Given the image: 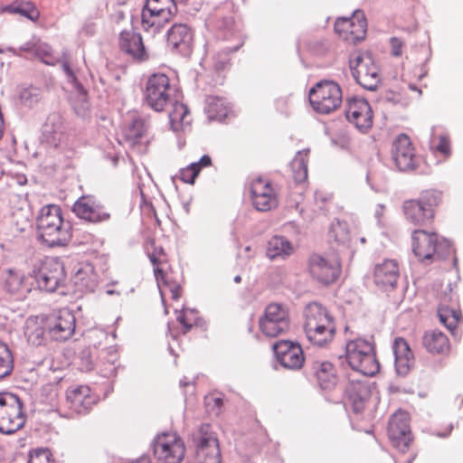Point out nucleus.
<instances>
[{
    "mask_svg": "<svg viewBox=\"0 0 463 463\" xmlns=\"http://www.w3.org/2000/svg\"><path fill=\"white\" fill-rule=\"evenodd\" d=\"M422 345L429 353L437 354H445L450 349V342L448 336L437 329L424 333Z\"/></svg>",
    "mask_w": 463,
    "mask_h": 463,
    "instance_id": "473e14b6",
    "label": "nucleus"
},
{
    "mask_svg": "<svg viewBox=\"0 0 463 463\" xmlns=\"http://www.w3.org/2000/svg\"><path fill=\"white\" fill-rule=\"evenodd\" d=\"M293 251L291 242L282 236H273L267 243L266 255L270 260L285 259Z\"/></svg>",
    "mask_w": 463,
    "mask_h": 463,
    "instance_id": "c9c22d12",
    "label": "nucleus"
},
{
    "mask_svg": "<svg viewBox=\"0 0 463 463\" xmlns=\"http://www.w3.org/2000/svg\"><path fill=\"white\" fill-rule=\"evenodd\" d=\"M335 32L344 41L356 44L365 38L367 22L362 11H354L349 18L339 17L335 22Z\"/></svg>",
    "mask_w": 463,
    "mask_h": 463,
    "instance_id": "dca6fc26",
    "label": "nucleus"
},
{
    "mask_svg": "<svg viewBox=\"0 0 463 463\" xmlns=\"http://www.w3.org/2000/svg\"><path fill=\"white\" fill-rule=\"evenodd\" d=\"M144 249L153 265L154 274L162 297L169 293L172 299L178 300L183 289L170 272L171 269L166 251L154 238L146 241Z\"/></svg>",
    "mask_w": 463,
    "mask_h": 463,
    "instance_id": "7ed1b4c3",
    "label": "nucleus"
},
{
    "mask_svg": "<svg viewBox=\"0 0 463 463\" xmlns=\"http://www.w3.org/2000/svg\"><path fill=\"white\" fill-rule=\"evenodd\" d=\"M399 431H411L410 416L406 411H396L390 420L388 436H394Z\"/></svg>",
    "mask_w": 463,
    "mask_h": 463,
    "instance_id": "37998d69",
    "label": "nucleus"
},
{
    "mask_svg": "<svg viewBox=\"0 0 463 463\" xmlns=\"http://www.w3.org/2000/svg\"><path fill=\"white\" fill-rule=\"evenodd\" d=\"M250 194L252 205L259 212H269L279 205L278 191L267 178H253L250 184Z\"/></svg>",
    "mask_w": 463,
    "mask_h": 463,
    "instance_id": "4468645a",
    "label": "nucleus"
},
{
    "mask_svg": "<svg viewBox=\"0 0 463 463\" xmlns=\"http://www.w3.org/2000/svg\"><path fill=\"white\" fill-rule=\"evenodd\" d=\"M130 463H151L149 457L142 456Z\"/></svg>",
    "mask_w": 463,
    "mask_h": 463,
    "instance_id": "bf43d9fd",
    "label": "nucleus"
},
{
    "mask_svg": "<svg viewBox=\"0 0 463 463\" xmlns=\"http://www.w3.org/2000/svg\"><path fill=\"white\" fill-rule=\"evenodd\" d=\"M170 126L173 131L180 132L190 126L192 118L187 106L182 102H175L169 112Z\"/></svg>",
    "mask_w": 463,
    "mask_h": 463,
    "instance_id": "e433bc0d",
    "label": "nucleus"
},
{
    "mask_svg": "<svg viewBox=\"0 0 463 463\" xmlns=\"http://www.w3.org/2000/svg\"><path fill=\"white\" fill-rule=\"evenodd\" d=\"M395 449L393 458L395 463H411L415 458V452L411 449L413 443L412 435H409V440L401 437L397 442H391Z\"/></svg>",
    "mask_w": 463,
    "mask_h": 463,
    "instance_id": "58836bf2",
    "label": "nucleus"
},
{
    "mask_svg": "<svg viewBox=\"0 0 463 463\" xmlns=\"http://www.w3.org/2000/svg\"><path fill=\"white\" fill-rule=\"evenodd\" d=\"M345 117L359 129H368L373 124V111L364 99L350 98L346 101Z\"/></svg>",
    "mask_w": 463,
    "mask_h": 463,
    "instance_id": "5701e85b",
    "label": "nucleus"
},
{
    "mask_svg": "<svg viewBox=\"0 0 463 463\" xmlns=\"http://www.w3.org/2000/svg\"><path fill=\"white\" fill-rule=\"evenodd\" d=\"M39 238L48 246H65L71 239V228L64 222L59 205L42 207L36 220Z\"/></svg>",
    "mask_w": 463,
    "mask_h": 463,
    "instance_id": "f03ea898",
    "label": "nucleus"
},
{
    "mask_svg": "<svg viewBox=\"0 0 463 463\" xmlns=\"http://www.w3.org/2000/svg\"><path fill=\"white\" fill-rule=\"evenodd\" d=\"M66 279V273L63 265L57 260H47L44 261L36 276L38 287L46 292H54L61 287Z\"/></svg>",
    "mask_w": 463,
    "mask_h": 463,
    "instance_id": "f3484780",
    "label": "nucleus"
},
{
    "mask_svg": "<svg viewBox=\"0 0 463 463\" xmlns=\"http://www.w3.org/2000/svg\"><path fill=\"white\" fill-rule=\"evenodd\" d=\"M273 350L278 361L285 368L297 370L303 366L305 356L298 343L280 340L273 345Z\"/></svg>",
    "mask_w": 463,
    "mask_h": 463,
    "instance_id": "6ab92c4d",
    "label": "nucleus"
},
{
    "mask_svg": "<svg viewBox=\"0 0 463 463\" xmlns=\"http://www.w3.org/2000/svg\"><path fill=\"white\" fill-rule=\"evenodd\" d=\"M14 369V357L8 345L0 341V379L8 376Z\"/></svg>",
    "mask_w": 463,
    "mask_h": 463,
    "instance_id": "c03bdc74",
    "label": "nucleus"
},
{
    "mask_svg": "<svg viewBox=\"0 0 463 463\" xmlns=\"http://www.w3.org/2000/svg\"><path fill=\"white\" fill-rule=\"evenodd\" d=\"M289 326L288 309L282 304H269L259 318L260 330L267 337H278L287 333Z\"/></svg>",
    "mask_w": 463,
    "mask_h": 463,
    "instance_id": "9b49d317",
    "label": "nucleus"
},
{
    "mask_svg": "<svg viewBox=\"0 0 463 463\" xmlns=\"http://www.w3.org/2000/svg\"><path fill=\"white\" fill-rule=\"evenodd\" d=\"M209 111L218 116L226 115L227 108L222 98L209 97L207 99Z\"/></svg>",
    "mask_w": 463,
    "mask_h": 463,
    "instance_id": "8fccbe9b",
    "label": "nucleus"
},
{
    "mask_svg": "<svg viewBox=\"0 0 463 463\" xmlns=\"http://www.w3.org/2000/svg\"><path fill=\"white\" fill-rule=\"evenodd\" d=\"M123 140L133 148L139 151H145L148 140L147 126L146 121L138 116H133L131 119L125 123L121 130Z\"/></svg>",
    "mask_w": 463,
    "mask_h": 463,
    "instance_id": "b1692460",
    "label": "nucleus"
},
{
    "mask_svg": "<svg viewBox=\"0 0 463 463\" xmlns=\"http://www.w3.org/2000/svg\"><path fill=\"white\" fill-rule=\"evenodd\" d=\"M195 165H199V171H201V169L203 167H207L209 165H211L212 164V159L209 156H203L201 157V159L199 160V162H196L194 163Z\"/></svg>",
    "mask_w": 463,
    "mask_h": 463,
    "instance_id": "6e6d98bb",
    "label": "nucleus"
},
{
    "mask_svg": "<svg viewBox=\"0 0 463 463\" xmlns=\"http://www.w3.org/2000/svg\"><path fill=\"white\" fill-rule=\"evenodd\" d=\"M62 68L69 77H73V71L68 63H63Z\"/></svg>",
    "mask_w": 463,
    "mask_h": 463,
    "instance_id": "052dcab7",
    "label": "nucleus"
},
{
    "mask_svg": "<svg viewBox=\"0 0 463 463\" xmlns=\"http://www.w3.org/2000/svg\"><path fill=\"white\" fill-rule=\"evenodd\" d=\"M345 394L353 410L361 412L371 397V389L366 382L350 380L345 387Z\"/></svg>",
    "mask_w": 463,
    "mask_h": 463,
    "instance_id": "c756f323",
    "label": "nucleus"
},
{
    "mask_svg": "<svg viewBox=\"0 0 463 463\" xmlns=\"http://www.w3.org/2000/svg\"><path fill=\"white\" fill-rule=\"evenodd\" d=\"M308 263L311 276L323 284L334 283L340 276L341 263L335 254H313Z\"/></svg>",
    "mask_w": 463,
    "mask_h": 463,
    "instance_id": "2eb2a0df",
    "label": "nucleus"
},
{
    "mask_svg": "<svg viewBox=\"0 0 463 463\" xmlns=\"http://www.w3.org/2000/svg\"><path fill=\"white\" fill-rule=\"evenodd\" d=\"M329 239L339 245L349 246L351 242V234L348 224L345 222H333L328 232Z\"/></svg>",
    "mask_w": 463,
    "mask_h": 463,
    "instance_id": "79ce46f5",
    "label": "nucleus"
},
{
    "mask_svg": "<svg viewBox=\"0 0 463 463\" xmlns=\"http://www.w3.org/2000/svg\"><path fill=\"white\" fill-rule=\"evenodd\" d=\"M345 358L353 370L364 375L373 376L380 370L373 346L366 340L355 339L347 342Z\"/></svg>",
    "mask_w": 463,
    "mask_h": 463,
    "instance_id": "39448f33",
    "label": "nucleus"
},
{
    "mask_svg": "<svg viewBox=\"0 0 463 463\" xmlns=\"http://www.w3.org/2000/svg\"><path fill=\"white\" fill-rule=\"evenodd\" d=\"M74 284L81 290L93 291L98 283V275L90 262L79 264L73 277Z\"/></svg>",
    "mask_w": 463,
    "mask_h": 463,
    "instance_id": "72a5a7b5",
    "label": "nucleus"
},
{
    "mask_svg": "<svg viewBox=\"0 0 463 463\" xmlns=\"http://www.w3.org/2000/svg\"><path fill=\"white\" fill-rule=\"evenodd\" d=\"M76 320L68 309H57L49 314L29 317L24 326V336L32 346H43L50 342H64L74 332Z\"/></svg>",
    "mask_w": 463,
    "mask_h": 463,
    "instance_id": "f257e3e1",
    "label": "nucleus"
},
{
    "mask_svg": "<svg viewBox=\"0 0 463 463\" xmlns=\"http://www.w3.org/2000/svg\"><path fill=\"white\" fill-rule=\"evenodd\" d=\"M438 316L440 323L454 335L461 322L462 315L458 307V296L451 289H449V295L444 294L440 298Z\"/></svg>",
    "mask_w": 463,
    "mask_h": 463,
    "instance_id": "4be33fe9",
    "label": "nucleus"
},
{
    "mask_svg": "<svg viewBox=\"0 0 463 463\" xmlns=\"http://www.w3.org/2000/svg\"><path fill=\"white\" fill-rule=\"evenodd\" d=\"M333 319L326 308L319 304L313 303L307 306L306 311L305 330L311 328L317 329L319 326L326 325L327 321Z\"/></svg>",
    "mask_w": 463,
    "mask_h": 463,
    "instance_id": "4c0bfd02",
    "label": "nucleus"
},
{
    "mask_svg": "<svg viewBox=\"0 0 463 463\" xmlns=\"http://www.w3.org/2000/svg\"><path fill=\"white\" fill-rule=\"evenodd\" d=\"M392 347L396 371L399 374L405 375L414 364V354L408 342L402 337L395 338Z\"/></svg>",
    "mask_w": 463,
    "mask_h": 463,
    "instance_id": "7c9ffc66",
    "label": "nucleus"
},
{
    "mask_svg": "<svg viewBox=\"0 0 463 463\" xmlns=\"http://www.w3.org/2000/svg\"><path fill=\"white\" fill-rule=\"evenodd\" d=\"M392 53L394 56H401L402 54V48L404 46V43L398 37H392L390 40Z\"/></svg>",
    "mask_w": 463,
    "mask_h": 463,
    "instance_id": "864d4df0",
    "label": "nucleus"
},
{
    "mask_svg": "<svg viewBox=\"0 0 463 463\" xmlns=\"http://www.w3.org/2000/svg\"><path fill=\"white\" fill-rule=\"evenodd\" d=\"M153 451L162 463H181L185 455V445L176 433L163 432L154 439Z\"/></svg>",
    "mask_w": 463,
    "mask_h": 463,
    "instance_id": "f8f14e48",
    "label": "nucleus"
},
{
    "mask_svg": "<svg viewBox=\"0 0 463 463\" xmlns=\"http://www.w3.org/2000/svg\"><path fill=\"white\" fill-rule=\"evenodd\" d=\"M196 463H222L217 433L209 424H202L192 435Z\"/></svg>",
    "mask_w": 463,
    "mask_h": 463,
    "instance_id": "6e6552de",
    "label": "nucleus"
},
{
    "mask_svg": "<svg viewBox=\"0 0 463 463\" xmlns=\"http://www.w3.org/2000/svg\"><path fill=\"white\" fill-rule=\"evenodd\" d=\"M3 133H4V120H3V117L0 116V139L3 137Z\"/></svg>",
    "mask_w": 463,
    "mask_h": 463,
    "instance_id": "e2e57ef3",
    "label": "nucleus"
},
{
    "mask_svg": "<svg viewBox=\"0 0 463 463\" xmlns=\"http://www.w3.org/2000/svg\"><path fill=\"white\" fill-rule=\"evenodd\" d=\"M175 4L177 5V3L180 4H186L189 0H173Z\"/></svg>",
    "mask_w": 463,
    "mask_h": 463,
    "instance_id": "0e129e2a",
    "label": "nucleus"
},
{
    "mask_svg": "<svg viewBox=\"0 0 463 463\" xmlns=\"http://www.w3.org/2000/svg\"><path fill=\"white\" fill-rule=\"evenodd\" d=\"M75 215L89 222H100L109 218L103 205L92 195L80 196L72 205Z\"/></svg>",
    "mask_w": 463,
    "mask_h": 463,
    "instance_id": "aec40b11",
    "label": "nucleus"
},
{
    "mask_svg": "<svg viewBox=\"0 0 463 463\" xmlns=\"http://www.w3.org/2000/svg\"><path fill=\"white\" fill-rule=\"evenodd\" d=\"M235 281H236V282H240V281H241V278H240V277H236V278H235Z\"/></svg>",
    "mask_w": 463,
    "mask_h": 463,
    "instance_id": "774afa93",
    "label": "nucleus"
},
{
    "mask_svg": "<svg viewBox=\"0 0 463 463\" xmlns=\"http://www.w3.org/2000/svg\"><path fill=\"white\" fill-rule=\"evenodd\" d=\"M326 325L319 326L317 329H306V335L308 340L318 346L329 345L335 335V324L334 318L327 321Z\"/></svg>",
    "mask_w": 463,
    "mask_h": 463,
    "instance_id": "f704fd0d",
    "label": "nucleus"
},
{
    "mask_svg": "<svg viewBox=\"0 0 463 463\" xmlns=\"http://www.w3.org/2000/svg\"><path fill=\"white\" fill-rule=\"evenodd\" d=\"M310 374L324 390H330L336 385V369L331 362L314 361L310 366Z\"/></svg>",
    "mask_w": 463,
    "mask_h": 463,
    "instance_id": "cd10ccee",
    "label": "nucleus"
},
{
    "mask_svg": "<svg viewBox=\"0 0 463 463\" xmlns=\"http://www.w3.org/2000/svg\"><path fill=\"white\" fill-rule=\"evenodd\" d=\"M400 277L398 262L395 260L386 259L375 265L373 269V282L383 290L393 289Z\"/></svg>",
    "mask_w": 463,
    "mask_h": 463,
    "instance_id": "a878e982",
    "label": "nucleus"
},
{
    "mask_svg": "<svg viewBox=\"0 0 463 463\" xmlns=\"http://www.w3.org/2000/svg\"><path fill=\"white\" fill-rule=\"evenodd\" d=\"M312 109L319 114L327 115L337 110L343 102V93L338 83L321 80L313 86L308 94Z\"/></svg>",
    "mask_w": 463,
    "mask_h": 463,
    "instance_id": "0eeeda50",
    "label": "nucleus"
},
{
    "mask_svg": "<svg viewBox=\"0 0 463 463\" xmlns=\"http://www.w3.org/2000/svg\"><path fill=\"white\" fill-rule=\"evenodd\" d=\"M309 149L298 151L291 162L293 176L297 183L305 182L307 178V163Z\"/></svg>",
    "mask_w": 463,
    "mask_h": 463,
    "instance_id": "a19ab883",
    "label": "nucleus"
},
{
    "mask_svg": "<svg viewBox=\"0 0 463 463\" xmlns=\"http://www.w3.org/2000/svg\"><path fill=\"white\" fill-rule=\"evenodd\" d=\"M119 46L122 51L128 53L136 60L143 61L147 57L142 37L139 33L135 32H122L119 36Z\"/></svg>",
    "mask_w": 463,
    "mask_h": 463,
    "instance_id": "2f4dec72",
    "label": "nucleus"
},
{
    "mask_svg": "<svg viewBox=\"0 0 463 463\" xmlns=\"http://www.w3.org/2000/svg\"><path fill=\"white\" fill-rule=\"evenodd\" d=\"M453 430L451 423H447L443 428L435 430V435L440 438H446L450 435Z\"/></svg>",
    "mask_w": 463,
    "mask_h": 463,
    "instance_id": "5fc2aeb1",
    "label": "nucleus"
},
{
    "mask_svg": "<svg viewBox=\"0 0 463 463\" xmlns=\"http://www.w3.org/2000/svg\"><path fill=\"white\" fill-rule=\"evenodd\" d=\"M409 435H412L411 431H409L408 433H407V431H399L396 435H394V436H388V437H389L391 442H397V440L401 437H402L406 440H409Z\"/></svg>",
    "mask_w": 463,
    "mask_h": 463,
    "instance_id": "4d7b16f0",
    "label": "nucleus"
},
{
    "mask_svg": "<svg viewBox=\"0 0 463 463\" xmlns=\"http://www.w3.org/2000/svg\"><path fill=\"white\" fill-rule=\"evenodd\" d=\"M96 403V397L87 385L71 386L66 391L65 406L70 417L88 413Z\"/></svg>",
    "mask_w": 463,
    "mask_h": 463,
    "instance_id": "a211bd4d",
    "label": "nucleus"
},
{
    "mask_svg": "<svg viewBox=\"0 0 463 463\" xmlns=\"http://www.w3.org/2000/svg\"><path fill=\"white\" fill-rule=\"evenodd\" d=\"M26 50L33 52L42 60V61L46 64L52 65L55 63V58L52 55V48L46 43H37L30 47H27Z\"/></svg>",
    "mask_w": 463,
    "mask_h": 463,
    "instance_id": "49530a36",
    "label": "nucleus"
},
{
    "mask_svg": "<svg viewBox=\"0 0 463 463\" xmlns=\"http://www.w3.org/2000/svg\"><path fill=\"white\" fill-rule=\"evenodd\" d=\"M193 35L190 28L183 24H174L168 31L167 43L176 52L186 55L191 52Z\"/></svg>",
    "mask_w": 463,
    "mask_h": 463,
    "instance_id": "c85d7f7f",
    "label": "nucleus"
},
{
    "mask_svg": "<svg viewBox=\"0 0 463 463\" xmlns=\"http://www.w3.org/2000/svg\"><path fill=\"white\" fill-rule=\"evenodd\" d=\"M349 68L357 83L366 90H376L381 81L380 70L371 53L353 52L349 56Z\"/></svg>",
    "mask_w": 463,
    "mask_h": 463,
    "instance_id": "1a4fd4ad",
    "label": "nucleus"
},
{
    "mask_svg": "<svg viewBox=\"0 0 463 463\" xmlns=\"http://www.w3.org/2000/svg\"><path fill=\"white\" fill-rule=\"evenodd\" d=\"M402 210L406 220L418 226L431 222L435 216L433 209L426 208L420 200L405 201Z\"/></svg>",
    "mask_w": 463,
    "mask_h": 463,
    "instance_id": "bb28decb",
    "label": "nucleus"
},
{
    "mask_svg": "<svg viewBox=\"0 0 463 463\" xmlns=\"http://www.w3.org/2000/svg\"><path fill=\"white\" fill-rule=\"evenodd\" d=\"M213 402L214 405L217 406L218 408L222 407V398L214 397V398H213Z\"/></svg>",
    "mask_w": 463,
    "mask_h": 463,
    "instance_id": "680f3d73",
    "label": "nucleus"
},
{
    "mask_svg": "<svg viewBox=\"0 0 463 463\" xmlns=\"http://www.w3.org/2000/svg\"><path fill=\"white\" fill-rule=\"evenodd\" d=\"M34 278L19 269H9L5 271L4 287L6 292L16 299H23L31 292Z\"/></svg>",
    "mask_w": 463,
    "mask_h": 463,
    "instance_id": "393cba45",
    "label": "nucleus"
},
{
    "mask_svg": "<svg viewBox=\"0 0 463 463\" xmlns=\"http://www.w3.org/2000/svg\"><path fill=\"white\" fill-rule=\"evenodd\" d=\"M177 5L173 0H146L141 14L142 29L156 34L176 15Z\"/></svg>",
    "mask_w": 463,
    "mask_h": 463,
    "instance_id": "423d86ee",
    "label": "nucleus"
},
{
    "mask_svg": "<svg viewBox=\"0 0 463 463\" xmlns=\"http://www.w3.org/2000/svg\"><path fill=\"white\" fill-rule=\"evenodd\" d=\"M199 173V165L192 163L187 167L180 170L178 178L185 184H193Z\"/></svg>",
    "mask_w": 463,
    "mask_h": 463,
    "instance_id": "09e8293b",
    "label": "nucleus"
},
{
    "mask_svg": "<svg viewBox=\"0 0 463 463\" xmlns=\"http://www.w3.org/2000/svg\"><path fill=\"white\" fill-rule=\"evenodd\" d=\"M52 453L47 449H36L30 453L28 463H51Z\"/></svg>",
    "mask_w": 463,
    "mask_h": 463,
    "instance_id": "3c124183",
    "label": "nucleus"
},
{
    "mask_svg": "<svg viewBox=\"0 0 463 463\" xmlns=\"http://www.w3.org/2000/svg\"><path fill=\"white\" fill-rule=\"evenodd\" d=\"M454 256V252L453 250H451V252L449 254H447L443 259L447 258L448 256ZM453 260H456V257H453Z\"/></svg>",
    "mask_w": 463,
    "mask_h": 463,
    "instance_id": "338daca9",
    "label": "nucleus"
},
{
    "mask_svg": "<svg viewBox=\"0 0 463 463\" xmlns=\"http://www.w3.org/2000/svg\"><path fill=\"white\" fill-rule=\"evenodd\" d=\"M26 416L23 403L18 396L10 393H0V432L12 434L24 427Z\"/></svg>",
    "mask_w": 463,
    "mask_h": 463,
    "instance_id": "9d476101",
    "label": "nucleus"
},
{
    "mask_svg": "<svg viewBox=\"0 0 463 463\" xmlns=\"http://www.w3.org/2000/svg\"><path fill=\"white\" fill-rule=\"evenodd\" d=\"M5 11L10 14H19L32 21H37L40 17V12L31 1H14L5 7Z\"/></svg>",
    "mask_w": 463,
    "mask_h": 463,
    "instance_id": "ea45409f",
    "label": "nucleus"
},
{
    "mask_svg": "<svg viewBox=\"0 0 463 463\" xmlns=\"http://www.w3.org/2000/svg\"><path fill=\"white\" fill-rule=\"evenodd\" d=\"M411 249L420 261H437L451 252V245L447 239L421 229L411 233Z\"/></svg>",
    "mask_w": 463,
    "mask_h": 463,
    "instance_id": "20e7f679",
    "label": "nucleus"
},
{
    "mask_svg": "<svg viewBox=\"0 0 463 463\" xmlns=\"http://www.w3.org/2000/svg\"><path fill=\"white\" fill-rule=\"evenodd\" d=\"M61 137L59 138V144H56V146H61L62 144H67V138H68V134L65 133V132H61Z\"/></svg>",
    "mask_w": 463,
    "mask_h": 463,
    "instance_id": "13d9d810",
    "label": "nucleus"
},
{
    "mask_svg": "<svg viewBox=\"0 0 463 463\" xmlns=\"http://www.w3.org/2000/svg\"><path fill=\"white\" fill-rule=\"evenodd\" d=\"M172 87L170 79L165 73H154L148 77L144 99L155 111H163L170 101Z\"/></svg>",
    "mask_w": 463,
    "mask_h": 463,
    "instance_id": "ddd939ff",
    "label": "nucleus"
},
{
    "mask_svg": "<svg viewBox=\"0 0 463 463\" xmlns=\"http://www.w3.org/2000/svg\"><path fill=\"white\" fill-rule=\"evenodd\" d=\"M177 321L184 327V333H187L199 323L198 312L194 309L183 308L176 317Z\"/></svg>",
    "mask_w": 463,
    "mask_h": 463,
    "instance_id": "a18cd8bd",
    "label": "nucleus"
},
{
    "mask_svg": "<svg viewBox=\"0 0 463 463\" xmlns=\"http://www.w3.org/2000/svg\"><path fill=\"white\" fill-rule=\"evenodd\" d=\"M419 200L422 202L426 208L434 210L442 202V194L435 189L426 190L421 194Z\"/></svg>",
    "mask_w": 463,
    "mask_h": 463,
    "instance_id": "de8ad7c7",
    "label": "nucleus"
},
{
    "mask_svg": "<svg viewBox=\"0 0 463 463\" xmlns=\"http://www.w3.org/2000/svg\"><path fill=\"white\" fill-rule=\"evenodd\" d=\"M435 149L445 157L449 156L450 155V143L449 137L446 136H439Z\"/></svg>",
    "mask_w": 463,
    "mask_h": 463,
    "instance_id": "603ef678",
    "label": "nucleus"
},
{
    "mask_svg": "<svg viewBox=\"0 0 463 463\" xmlns=\"http://www.w3.org/2000/svg\"><path fill=\"white\" fill-rule=\"evenodd\" d=\"M392 156L401 171L413 170L417 165L414 146L411 138L405 134L399 135L393 141Z\"/></svg>",
    "mask_w": 463,
    "mask_h": 463,
    "instance_id": "412c9836",
    "label": "nucleus"
},
{
    "mask_svg": "<svg viewBox=\"0 0 463 463\" xmlns=\"http://www.w3.org/2000/svg\"><path fill=\"white\" fill-rule=\"evenodd\" d=\"M410 89L412 90H417L419 94H421V90H418L414 85L410 84Z\"/></svg>",
    "mask_w": 463,
    "mask_h": 463,
    "instance_id": "69168bd1",
    "label": "nucleus"
}]
</instances>
